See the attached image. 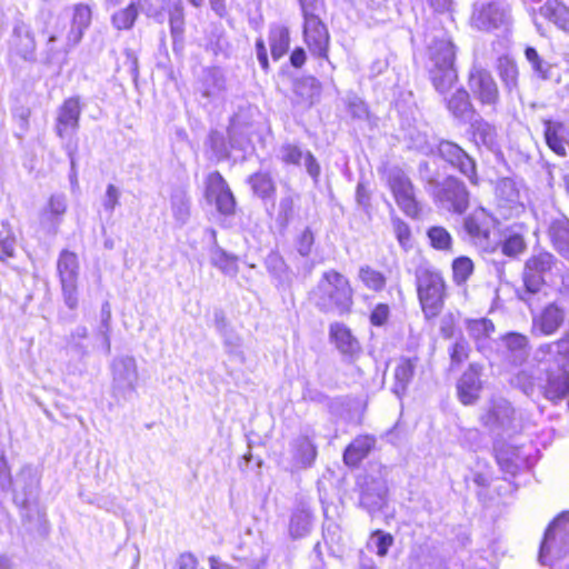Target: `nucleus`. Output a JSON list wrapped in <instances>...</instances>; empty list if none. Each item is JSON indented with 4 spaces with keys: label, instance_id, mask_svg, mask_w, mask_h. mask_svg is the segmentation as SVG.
<instances>
[{
    "label": "nucleus",
    "instance_id": "e433bc0d",
    "mask_svg": "<svg viewBox=\"0 0 569 569\" xmlns=\"http://www.w3.org/2000/svg\"><path fill=\"white\" fill-rule=\"evenodd\" d=\"M253 193L262 200L274 199L276 184L268 172H256L248 178Z\"/></svg>",
    "mask_w": 569,
    "mask_h": 569
},
{
    "label": "nucleus",
    "instance_id": "774afa93",
    "mask_svg": "<svg viewBox=\"0 0 569 569\" xmlns=\"http://www.w3.org/2000/svg\"><path fill=\"white\" fill-rule=\"evenodd\" d=\"M348 110L351 113V116L357 119H365L368 116V109L366 103L357 96L349 98Z\"/></svg>",
    "mask_w": 569,
    "mask_h": 569
},
{
    "label": "nucleus",
    "instance_id": "0e129e2a",
    "mask_svg": "<svg viewBox=\"0 0 569 569\" xmlns=\"http://www.w3.org/2000/svg\"><path fill=\"white\" fill-rule=\"evenodd\" d=\"M169 24L173 41L179 40L182 37L184 30V13L183 12H171L169 13Z\"/></svg>",
    "mask_w": 569,
    "mask_h": 569
},
{
    "label": "nucleus",
    "instance_id": "c756f323",
    "mask_svg": "<svg viewBox=\"0 0 569 569\" xmlns=\"http://www.w3.org/2000/svg\"><path fill=\"white\" fill-rule=\"evenodd\" d=\"M376 438L369 435L358 436L343 452V461L349 467H357L375 448Z\"/></svg>",
    "mask_w": 569,
    "mask_h": 569
},
{
    "label": "nucleus",
    "instance_id": "f8f14e48",
    "mask_svg": "<svg viewBox=\"0 0 569 569\" xmlns=\"http://www.w3.org/2000/svg\"><path fill=\"white\" fill-rule=\"evenodd\" d=\"M112 390L117 397L128 399L136 391L138 383V368L136 359L131 356H120L111 363Z\"/></svg>",
    "mask_w": 569,
    "mask_h": 569
},
{
    "label": "nucleus",
    "instance_id": "cd10ccee",
    "mask_svg": "<svg viewBox=\"0 0 569 569\" xmlns=\"http://www.w3.org/2000/svg\"><path fill=\"white\" fill-rule=\"evenodd\" d=\"M329 336L330 340L343 356L352 358L360 352L359 341L343 323H332L329 329Z\"/></svg>",
    "mask_w": 569,
    "mask_h": 569
},
{
    "label": "nucleus",
    "instance_id": "bf43d9fd",
    "mask_svg": "<svg viewBox=\"0 0 569 569\" xmlns=\"http://www.w3.org/2000/svg\"><path fill=\"white\" fill-rule=\"evenodd\" d=\"M267 270L274 278L282 281L287 272V266L282 257L277 252H270L264 260Z\"/></svg>",
    "mask_w": 569,
    "mask_h": 569
},
{
    "label": "nucleus",
    "instance_id": "72a5a7b5",
    "mask_svg": "<svg viewBox=\"0 0 569 569\" xmlns=\"http://www.w3.org/2000/svg\"><path fill=\"white\" fill-rule=\"evenodd\" d=\"M66 348L79 360L87 358L90 355L88 328L84 326L76 327L67 338Z\"/></svg>",
    "mask_w": 569,
    "mask_h": 569
},
{
    "label": "nucleus",
    "instance_id": "aec40b11",
    "mask_svg": "<svg viewBox=\"0 0 569 569\" xmlns=\"http://www.w3.org/2000/svg\"><path fill=\"white\" fill-rule=\"evenodd\" d=\"M82 108L79 97H70L63 101L57 111L54 130L59 138L76 132L79 128Z\"/></svg>",
    "mask_w": 569,
    "mask_h": 569
},
{
    "label": "nucleus",
    "instance_id": "5701e85b",
    "mask_svg": "<svg viewBox=\"0 0 569 569\" xmlns=\"http://www.w3.org/2000/svg\"><path fill=\"white\" fill-rule=\"evenodd\" d=\"M548 236L555 250L569 260V219L563 214L551 218Z\"/></svg>",
    "mask_w": 569,
    "mask_h": 569
},
{
    "label": "nucleus",
    "instance_id": "79ce46f5",
    "mask_svg": "<svg viewBox=\"0 0 569 569\" xmlns=\"http://www.w3.org/2000/svg\"><path fill=\"white\" fill-rule=\"evenodd\" d=\"M223 348L229 359L239 365H244L246 356L242 349L241 337L233 331H222Z\"/></svg>",
    "mask_w": 569,
    "mask_h": 569
},
{
    "label": "nucleus",
    "instance_id": "bb28decb",
    "mask_svg": "<svg viewBox=\"0 0 569 569\" xmlns=\"http://www.w3.org/2000/svg\"><path fill=\"white\" fill-rule=\"evenodd\" d=\"M67 211V198L63 193L52 194L40 214V222L53 233L57 232Z\"/></svg>",
    "mask_w": 569,
    "mask_h": 569
},
{
    "label": "nucleus",
    "instance_id": "f3484780",
    "mask_svg": "<svg viewBox=\"0 0 569 569\" xmlns=\"http://www.w3.org/2000/svg\"><path fill=\"white\" fill-rule=\"evenodd\" d=\"M206 194L208 200L214 201L218 211L231 214L234 211L236 200L223 177L214 171L207 179Z\"/></svg>",
    "mask_w": 569,
    "mask_h": 569
},
{
    "label": "nucleus",
    "instance_id": "2f4dec72",
    "mask_svg": "<svg viewBox=\"0 0 569 569\" xmlns=\"http://www.w3.org/2000/svg\"><path fill=\"white\" fill-rule=\"evenodd\" d=\"M12 47L24 60H29L33 57L36 40L29 27L23 22H18L13 27Z\"/></svg>",
    "mask_w": 569,
    "mask_h": 569
},
{
    "label": "nucleus",
    "instance_id": "6e6552de",
    "mask_svg": "<svg viewBox=\"0 0 569 569\" xmlns=\"http://www.w3.org/2000/svg\"><path fill=\"white\" fill-rule=\"evenodd\" d=\"M79 269L78 256L68 249H63L57 260V272L64 303L71 310L78 306Z\"/></svg>",
    "mask_w": 569,
    "mask_h": 569
},
{
    "label": "nucleus",
    "instance_id": "a18cd8bd",
    "mask_svg": "<svg viewBox=\"0 0 569 569\" xmlns=\"http://www.w3.org/2000/svg\"><path fill=\"white\" fill-rule=\"evenodd\" d=\"M496 194L500 201H503L510 207L520 201V190L516 181L511 178H503L498 181Z\"/></svg>",
    "mask_w": 569,
    "mask_h": 569
},
{
    "label": "nucleus",
    "instance_id": "37998d69",
    "mask_svg": "<svg viewBox=\"0 0 569 569\" xmlns=\"http://www.w3.org/2000/svg\"><path fill=\"white\" fill-rule=\"evenodd\" d=\"M171 211L176 222L183 226L190 218V198L184 191H176L171 196Z\"/></svg>",
    "mask_w": 569,
    "mask_h": 569
},
{
    "label": "nucleus",
    "instance_id": "4d7b16f0",
    "mask_svg": "<svg viewBox=\"0 0 569 569\" xmlns=\"http://www.w3.org/2000/svg\"><path fill=\"white\" fill-rule=\"evenodd\" d=\"M453 280L460 284L468 280L473 271V262L468 257H459L452 263Z\"/></svg>",
    "mask_w": 569,
    "mask_h": 569
},
{
    "label": "nucleus",
    "instance_id": "f704fd0d",
    "mask_svg": "<svg viewBox=\"0 0 569 569\" xmlns=\"http://www.w3.org/2000/svg\"><path fill=\"white\" fill-rule=\"evenodd\" d=\"M565 310L556 303H550L533 321L543 335H552L562 325Z\"/></svg>",
    "mask_w": 569,
    "mask_h": 569
},
{
    "label": "nucleus",
    "instance_id": "ea45409f",
    "mask_svg": "<svg viewBox=\"0 0 569 569\" xmlns=\"http://www.w3.org/2000/svg\"><path fill=\"white\" fill-rule=\"evenodd\" d=\"M467 331L476 341L478 349H481L486 346L490 335L495 331V326L491 320L486 318L468 320Z\"/></svg>",
    "mask_w": 569,
    "mask_h": 569
},
{
    "label": "nucleus",
    "instance_id": "20e7f679",
    "mask_svg": "<svg viewBox=\"0 0 569 569\" xmlns=\"http://www.w3.org/2000/svg\"><path fill=\"white\" fill-rule=\"evenodd\" d=\"M310 299L322 312L345 315L352 306V289L349 280L336 270L326 271Z\"/></svg>",
    "mask_w": 569,
    "mask_h": 569
},
{
    "label": "nucleus",
    "instance_id": "69168bd1",
    "mask_svg": "<svg viewBox=\"0 0 569 569\" xmlns=\"http://www.w3.org/2000/svg\"><path fill=\"white\" fill-rule=\"evenodd\" d=\"M315 242V237L312 231L309 228H306L297 242V250L302 257H307L310 254L312 246Z\"/></svg>",
    "mask_w": 569,
    "mask_h": 569
},
{
    "label": "nucleus",
    "instance_id": "ddd939ff",
    "mask_svg": "<svg viewBox=\"0 0 569 569\" xmlns=\"http://www.w3.org/2000/svg\"><path fill=\"white\" fill-rule=\"evenodd\" d=\"M437 154L452 169L465 176L470 183L478 184L476 161L459 144L450 140H441L437 144Z\"/></svg>",
    "mask_w": 569,
    "mask_h": 569
},
{
    "label": "nucleus",
    "instance_id": "13d9d810",
    "mask_svg": "<svg viewBox=\"0 0 569 569\" xmlns=\"http://www.w3.org/2000/svg\"><path fill=\"white\" fill-rule=\"evenodd\" d=\"M370 541L375 546L376 553L379 557H386L389 548L393 545V537L389 532L376 530L372 532Z\"/></svg>",
    "mask_w": 569,
    "mask_h": 569
},
{
    "label": "nucleus",
    "instance_id": "6e6d98bb",
    "mask_svg": "<svg viewBox=\"0 0 569 569\" xmlns=\"http://www.w3.org/2000/svg\"><path fill=\"white\" fill-rule=\"evenodd\" d=\"M428 238L431 246L438 250L450 249L452 243L450 233L443 227H431L428 230Z\"/></svg>",
    "mask_w": 569,
    "mask_h": 569
},
{
    "label": "nucleus",
    "instance_id": "1a4fd4ad",
    "mask_svg": "<svg viewBox=\"0 0 569 569\" xmlns=\"http://www.w3.org/2000/svg\"><path fill=\"white\" fill-rule=\"evenodd\" d=\"M465 230L470 240L483 251L495 252L498 248V241L492 239L495 228L493 217L483 208L475 210L465 219Z\"/></svg>",
    "mask_w": 569,
    "mask_h": 569
},
{
    "label": "nucleus",
    "instance_id": "7ed1b4c3",
    "mask_svg": "<svg viewBox=\"0 0 569 569\" xmlns=\"http://www.w3.org/2000/svg\"><path fill=\"white\" fill-rule=\"evenodd\" d=\"M455 46L445 32L435 36L428 46L426 68L435 89L445 94L458 76L455 68Z\"/></svg>",
    "mask_w": 569,
    "mask_h": 569
},
{
    "label": "nucleus",
    "instance_id": "a19ab883",
    "mask_svg": "<svg viewBox=\"0 0 569 569\" xmlns=\"http://www.w3.org/2000/svg\"><path fill=\"white\" fill-rule=\"evenodd\" d=\"M100 326L97 336L101 339V347L107 356L111 353V307L108 301L103 302L100 310Z\"/></svg>",
    "mask_w": 569,
    "mask_h": 569
},
{
    "label": "nucleus",
    "instance_id": "6ab92c4d",
    "mask_svg": "<svg viewBox=\"0 0 569 569\" xmlns=\"http://www.w3.org/2000/svg\"><path fill=\"white\" fill-rule=\"evenodd\" d=\"M278 158L284 164L301 166L303 164L308 174L311 177L313 182L317 184L321 173V168L316 157L310 151H303L298 144L283 143L278 151Z\"/></svg>",
    "mask_w": 569,
    "mask_h": 569
},
{
    "label": "nucleus",
    "instance_id": "a878e982",
    "mask_svg": "<svg viewBox=\"0 0 569 569\" xmlns=\"http://www.w3.org/2000/svg\"><path fill=\"white\" fill-rule=\"evenodd\" d=\"M227 89L226 77L219 68L204 69L199 82V91L209 100L220 98Z\"/></svg>",
    "mask_w": 569,
    "mask_h": 569
},
{
    "label": "nucleus",
    "instance_id": "603ef678",
    "mask_svg": "<svg viewBox=\"0 0 569 569\" xmlns=\"http://www.w3.org/2000/svg\"><path fill=\"white\" fill-rule=\"evenodd\" d=\"M525 56L529 63L531 64L532 70L538 77L545 80L551 78V64L542 60L535 48L527 47L525 50Z\"/></svg>",
    "mask_w": 569,
    "mask_h": 569
},
{
    "label": "nucleus",
    "instance_id": "412c9836",
    "mask_svg": "<svg viewBox=\"0 0 569 569\" xmlns=\"http://www.w3.org/2000/svg\"><path fill=\"white\" fill-rule=\"evenodd\" d=\"M39 477L31 466H24L13 480V499L22 507H27L37 498Z\"/></svg>",
    "mask_w": 569,
    "mask_h": 569
},
{
    "label": "nucleus",
    "instance_id": "9b49d317",
    "mask_svg": "<svg viewBox=\"0 0 569 569\" xmlns=\"http://www.w3.org/2000/svg\"><path fill=\"white\" fill-rule=\"evenodd\" d=\"M510 22L509 6L501 0L473 4L471 24L478 30L490 31L507 27Z\"/></svg>",
    "mask_w": 569,
    "mask_h": 569
},
{
    "label": "nucleus",
    "instance_id": "e2e57ef3",
    "mask_svg": "<svg viewBox=\"0 0 569 569\" xmlns=\"http://www.w3.org/2000/svg\"><path fill=\"white\" fill-rule=\"evenodd\" d=\"M418 173L421 181L425 182L426 190L430 193L432 189L439 183L435 172L431 170L427 161H421L418 166Z\"/></svg>",
    "mask_w": 569,
    "mask_h": 569
},
{
    "label": "nucleus",
    "instance_id": "7c9ffc66",
    "mask_svg": "<svg viewBox=\"0 0 569 569\" xmlns=\"http://www.w3.org/2000/svg\"><path fill=\"white\" fill-rule=\"evenodd\" d=\"M418 363V358H401L395 368V382L392 385V392L401 398L410 385L415 370Z\"/></svg>",
    "mask_w": 569,
    "mask_h": 569
},
{
    "label": "nucleus",
    "instance_id": "3c124183",
    "mask_svg": "<svg viewBox=\"0 0 569 569\" xmlns=\"http://www.w3.org/2000/svg\"><path fill=\"white\" fill-rule=\"evenodd\" d=\"M359 278L370 290L381 291L386 287V277L369 266H362L359 269Z\"/></svg>",
    "mask_w": 569,
    "mask_h": 569
},
{
    "label": "nucleus",
    "instance_id": "de8ad7c7",
    "mask_svg": "<svg viewBox=\"0 0 569 569\" xmlns=\"http://www.w3.org/2000/svg\"><path fill=\"white\" fill-rule=\"evenodd\" d=\"M311 513L306 508L295 510L290 519V533L293 538L306 536L311 527Z\"/></svg>",
    "mask_w": 569,
    "mask_h": 569
},
{
    "label": "nucleus",
    "instance_id": "f257e3e1",
    "mask_svg": "<svg viewBox=\"0 0 569 569\" xmlns=\"http://www.w3.org/2000/svg\"><path fill=\"white\" fill-rule=\"evenodd\" d=\"M539 351L548 358L538 367L520 370L511 383L527 396L539 390L551 401L566 398L569 395V336L542 346Z\"/></svg>",
    "mask_w": 569,
    "mask_h": 569
},
{
    "label": "nucleus",
    "instance_id": "4468645a",
    "mask_svg": "<svg viewBox=\"0 0 569 569\" xmlns=\"http://www.w3.org/2000/svg\"><path fill=\"white\" fill-rule=\"evenodd\" d=\"M303 16V39L312 56L328 59L330 34L327 26L320 20L319 12Z\"/></svg>",
    "mask_w": 569,
    "mask_h": 569
},
{
    "label": "nucleus",
    "instance_id": "9d476101",
    "mask_svg": "<svg viewBox=\"0 0 569 569\" xmlns=\"http://www.w3.org/2000/svg\"><path fill=\"white\" fill-rule=\"evenodd\" d=\"M387 182L400 209L411 218L418 217L419 204L415 196V187L408 174L399 167L387 171Z\"/></svg>",
    "mask_w": 569,
    "mask_h": 569
},
{
    "label": "nucleus",
    "instance_id": "f03ea898",
    "mask_svg": "<svg viewBox=\"0 0 569 569\" xmlns=\"http://www.w3.org/2000/svg\"><path fill=\"white\" fill-rule=\"evenodd\" d=\"M557 258L547 251H539L526 261L522 272V286L516 289V297L531 311L540 306L546 297L545 277L551 272Z\"/></svg>",
    "mask_w": 569,
    "mask_h": 569
},
{
    "label": "nucleus",
    "instance_id": "338daca9",
    "mask_svg": "<svg viewBox=\"0 0 569 569\" xmlns=\"http://www.w3.org/2000/svg\"><path fill=\"white\" fill-rule=\"evenodd\" d=\"M120 192L113 184H108L103 198V208L112 214L116 207L119 204Z\"/></svg>",
    "mask_w": 569,
    "mask_h": 569
},
{
    "label": "nucleus",
    "instance_id": "c03bdc74",
    "mask_svg": "<svg viewBox=\"0 0 569 569\" xmlns=\"http://www.w3.org/2000/svg\"><path fill=\"white\" fill-rule=\"evenodd\" d=\"M211 262L226 276L236 277L238 273V258L227 253L219 247L212 251Z\"/></svg>",
    "mask_w": 569,
    "mask_h": 569
},
{
    "label": "nucleus",
    "instance_id": "0eeeda50",
    "mask_svg": "<svg viewBox=\"0 0 569 569\" xmlns=\"http://www.w3.org/2000/svg\"><path fill=\"white\" fill-rule=\"evenodd\" d=\"M569 552V513L555 519L545 532L540 545L539 561L547 565L551 559H560Z\"/></svg>",
    "mask_w": 569,
    "mask_h": 569
},
{
    "label": "nucleus",
    "instance_id": "473e14b6",
    "mask_svg": "<svg viewBox=\"0 0 569 569\" xmlns=\"http://www.w3.org/2000/svg\"><path fill=\"white\" fill-rule=\"evenodd\" d=\"M497 72L503 83L505 90L510 96L519 94L518 68L516 62L507 57H499L497 60Z\"/></svg>",
    "mask_w": 569,
    "mask_h": 569
},
{
    "label": "nucleus",
    "instance_id": "5fc2aeb1",
    "mask_svg": "<svg viewBox=\"0 0 569 569\" xmlns=\"http://www.w3.org/2000/svg\"><path fill=\"white\" fill-rule=\"evenodd\" d=\"M498 247L501 248L502 254L515 258L523 252L526 242L522 236L512 233L508 236L501 243L498 242Z\"/></svg>",
    "mask_w": 569,
    "mask_h": 569
},
{
    "label": "nucleus",
    "instance_id": "49530a36",
    "mask_svg": "<svg viewBox=\"0 0 569 569\" xmlns=\"http://www.w3.org/2000/svg\"><path fill=\"white\" fill-rule=\"evenodd\" d=\"M496 459L505 473L515 476L521 468V458L515 449H498Z\"/></svg>",
    "mask_w": 569,
    "mask_h": 569
},
{
    "label": "nucleus",
    "instance_id": "dca6fc26",
    "mask_svg": "<svg viewBox=\"0 0 569 569\" xmlns=\"http://www.w3.org/2000/svg\"><path fill=\"white\" fill-rule=\"evenodd\" d=\"M289 462L286 467L290 471L310 468L318 455L317 446L311 437L300 435L289 443Z\"/></svg>",
    "mask_w": 569,
    "mask_h": 569
},
{
    "label": "nucleus",
    "instance_id": "4c0bfd02",
    "mask_svg": "<svg viewBox=\"0 0 569 569\" xmlns=\"http://www.w3.org/2000/svg\"><path fill=\"white\" fill-rule=\"evenodd\" d=\"M472 128L473 139L477 144H482L490 151H496L498 149V134L495 126L490 124L487 121L480 120L475 121Z\"/></svg>",
    "mask_w": 569,
    "mask_h": 569
},
{
    "label": "nucleus",
    "instance_id": "052dcab7",
    "mask_svg": "<svg viewBox=\"0 0 569 569\" xmlns=\"http://www.w3.org/2000/svg\"><path fill=\"white\" fill-rule=\"evenodd\" d=\"M91 22V10L88 6L79 3L73 8V26L87 29Z\"/></svg>",
    "mask_w": 569,
    "mask_h": 569
},
{
    "label": "nucleus",
    "instance_id": "39448f33",
    "mask_svg": "<svg viewBox=\"0 0 569 569\" xmlns=\"http://www.w3.org/2000/svg\"><path fill=\"white\" fill-rule=\"evenodd\" d=\"M418 299L427 319L437 317L443 309L446 283L441 273L428 263H420L415 271Z\"/></svg>",
    "mask_w": 569,
    "mask_h": 569
},
{
    "label": "nucleus",
    "instance_id": "864d4df0",
    "mask_svg": "<svg viewBox=\"0 0 569 569\" xmlns=\"http://www.w3.org/2000/svg\"><path fill=\"white\" fill-rule=\"evenodd\" d=\"M208 141L210 149L217 160H224L229 158L230 147L229 143L226 141L223 133L213 130L210 132Z\"/></svg>",
    "mask_w": 569,
    "mask_h": 569
},
{
    "label": "nucleus",
    "instance_id": "58836bf2",
    "mask_svg": "<svg viewBox=\"0 0 569 569\" xmlns=\"http://www.w3.org/2000/svg\"><path fill=\"white\" fill-rule=\"evenodd\" d=\"M269 42L271 49V56L274 60L283 57L290 43L289 30L283 26H274L270 29Z\"/></svg>",
    "mask_w": 569,
    "mask_h": 569
},
{
    "label": "nucleus",
    "instance_id": "b1692460",
    "mask_svg": "<svg viewBox=\"0 0 569 569\" xmlns=\"http://www.w3.org/2000/svg\"><path fill=\"white\" fill-rule=\"evenodd\" d=\"M503 356L512 365H521L529 355V341L525 335L508 332L502 338Z\"/></svg>",
    "mask_w": 569,
    "mask_h": 569
},
{
    "label": "nucleus",
    "instance_id": "09e8293b",
    "mask_svg": "<svg viewBox=\"0 0 569 569\" xmlns=\"http://www.w3.org/2000/svg\"><path fill=\"white\" fill-rule=\"evenodd\" d=\"M16 236L10 223L7 220L0 223V259L11 258L16 250Z\"/></svg>",
    "mask_w": 569,
    "mask_h": 569
},
{
    "label": "nucleus",
    "instance_id": "c9c22d12",
    "mask_svg": "<svg viewBox=\"0 0 569 569\" xmlns=\"http://www.w3.org/2000/svg\"><path fill=\"white\" fill-rule=\"evenodd\" d=\"M540 13L559 29L569 31V8L559 0H548L541 8Z\"/></svg>",
    "mask_w": 569,
    "mask_h": 569
},
{
    "label": "nucleus",
    "instance_id": "8fccbe9b",
    "mask_svg": "<svg viewBox=\"0 0 569 569\" xmlns=\"http://www.w3.org/2000/svg\"><path fill=\"white\" fill-rule=\"evenodd\" d=\"M138 17V9L134 3H130L127 8L113 13L111 21L118 30H129L133 27Z\"/></svg>",
    "mask_w": 569,
    "mask_h": 569
},
{
    "label": "nucleus",
    "instance_id": "393cba45",
    "mask_svg": "<svg viewBox=\"0 0 569 569\" xmlns=\"http://www.w3.org/2000/svg\"><path fill=\"white\" fill-rule=\"evenodd\" d=\"M543 134L547 146L558 156L567 154L566 146L569 143V130L560 121L543 120Z\"/></svg>",
    "mask_w": 569,
    "mask_h": 569
},
{
    "label": "nucleus",
    "instance_id": "2eb2a0df",
    "mask_svg": "<svg viewBox=\"0 0 569 569\" xmlns=\"http://www.w3.org/2000/svg\"><path fill=\"white\" fill-rule=\"evenodd\" d=\"M469 87L475 98L483 106L492 109L499 102L498 86L489 71L475 68L470 72Z\"/></svg>",
    "mask_w": 569,
    "mask_h": 569
},
{
    "label": "nucleus",
    "instance_id": "4be33fe9",
    "mask_svg": "<svg viewBox=\"0 0 569 569\" xmlns=\"http://www.w3.org/2000/svg\"><path fill=\"white\" fill-rule=\"evenodd\" d=\"M481 370L480 365L471 363L458 380L457 393L463 405H472L479 398L482 389Z\"/></svg>",
    "mask_w": 569,
    "mask_h": 569
},
{
    "label": "nucleus",
    "instance_id": "423d86ee",
    "mask_svg": "<svg viewBox=\"0 0 569 569\" xmlns=\"http://www.w3.org/2000/svg\"><path fill=\"white\" fill-rule=\"evenodd\" d=\"M430 194L435 203L448 212L462 214L468 209L470 193L466 184L455 176L446 177Z\"/></svg>",
    "mask_w": 569,
    "mask_h": 569
},
{
    "label": "nucleus",
    "instance_id": "a211bd4d",
    "mask_svg": "<svg viewBox=\"0 0 569 569\" xmlns=\"http://www.w3.org/2000/svg\"><path fill=\"white\" fill-rule=\"evenodd\" d=\"M513 417V408L505 399H497L490 402L487 411L481 416V422L491 432L501 435L510 429Z\"/></svg>",
    "mask_w": 569,
    "mask_h": 569
},
{
    "label": "nucleus",
    "instance_id": "680f3d73",
    "mask_svg": "<svg viewBox=\"0 0 569 569\" xmlns=\"http://www.w3.org/2000/svg\"><path fill=\"white\" fill-rule=\"evenodd\" d=\"M393 231L399 244L407 249L409 247L411 231L409 226L399 218L392 220Z\"/></svg>",
    "mask_w": 569,
    "mask_h": 569
},
{
    "label": "nucleus",
    "instance_id": "c85d7f7f",
    "mask_svg": "<svg viewBox=\"0 0 569 569\" xmlns=\"http://www.w3.org/2000/svg\"><path fill=\"white\" fill-rule=\"evenodd\" d=\"M447 109L461 123H470L476 117V110L470 102L469 93L458 89L447 99Z\"/></svg>",
    "mask_w": 569,
    "mask_h": 569
}]
</instances>
